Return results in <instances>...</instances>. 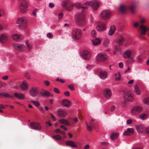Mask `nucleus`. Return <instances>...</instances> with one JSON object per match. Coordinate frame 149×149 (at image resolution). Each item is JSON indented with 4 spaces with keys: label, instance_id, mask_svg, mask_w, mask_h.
<instances>
[{
    "label": "nucleus",
    "instance_id": "obj_1",
    "mask_svg": "<svg viewBox=\"0 0 149 149\" xmlns=\"http://www.w3.org/2000/svg\"><path fill=\"white\" fill-rule=\"evenodd\" d=\"M75 20L77 25L79 26H82L85 23L84 15L83 13H78L75 16Z\"/></svg>",
    "mask_w": 149,
    "mask_h": 149
},
{
    "label": "nucleus",
    "instance_id": "obj_2",
    "mask_svg": "<svg viewBox=\"0 0 149 149\" xmlns=\"http://www.w3.org/2000/svg\"><path fill=\"white\" fill-rule=\"evenodd\" d=\"M82 36V31L79 29H74L72 31V37L74 40H79L81 37Z\"/></svg>",
    "mask_w": 149,
    "mask_h": 149
},
{
    "label": "nucleus",
    "instance_id": "obj_3",
    "mask_svg": "<svg viewBox=\"0 0 149 149\" xmlns=\"http://www.w3.org/2000/svg\"><path fill=\"white\" fill-rule=\"evenodd\" d=\"M17 23L19 24V26L21 29H25L27 26V21L25 17H21L17 19Z\"/></svg>",
    "mask_w": 149,
    "mask_h": 149
},
{
    "label": "nucleus",
    "instance_id": "obj_4",
    "mask_svg": "<svg viewBox=\"0 0 149 149\" xmlns=\"http://www.w3.org/2000/svg\"><path fill=\"white\" fill-rule=\"evenodd\" d=\"M20 3L19 9L22 13H25L27 10L28 5L26 0H18Z\"/></svg>",
    "mask_w": 149,
    "mask_h": 149
},
{
    "label": "nucleus",
    "instance_id": "obj_5",
    "mask_svg": "<svg viewBox=\"0 0 149 149\" xmlns=\"http://www.w3.org/2000/svg\"><path fill=\"white\" fill-rule=\"evenodd\" d=\"M62 6L63 8L68 11H71L73 8V5L68 0H65L62 3Z\"/></svg>",
    "mask_w": 149,
    "mask_h": 149
},
{
    "label": "nucleus",
    "instance_id": "obj_6",
    "mask_svg": "<svg viewBox=\"0 0 149 149\" xmlns=\"http://www.w3.org/2000/svg\"><path fill=\"white\" fill-rule=\"evenodd\" d=\"M146 20L144 19H142L140 20V23L142 24L139 26V29L141 30V34L142 35H145L147 30H149V28L146 27L144 25L142 24L146 22Z\"/></svg>",
    "mask_w": 149,
    "mask_h": 149
},
{
    "label": "nucleus",
    "instance_id": "obj_7",
    "mask_svg": "<svg viewBox=\"0 0 149 149\" xmlns=\"http://www.w3.org/2000/svg\"><path fill=\"white\" fill-rule=\"evenodd\" d=\"M111 13L108 10H104L100 14V17L103 19H107L111 17Z\"/></svg>",
    "mask_w": 149,
    "mask_h": 149
},
{
    "label": "nucleus",
    "instance_id": "obj_8",
    "mask_svg": "<svg viewBox=\"0 0 149 149\" xmlns=\"http://www.w3.org/2000/svg\"><path fill=\"white\" fill-rule=\"evenodd\" d=\"M143 109V108L140 106H135L131 110L132 113L134 115H137Z\"/></svg>",
    "mask_w": 149,
    "mask_h": 149
},
{
    "label": "nucleus",
    "instance_id": "obj_9",
    "mask_svg": "<svg viewBox=\"0 0 149 149\" xmlns=\"http://www.w3.org/2000/svg\"><path fill=\"white\" fill-rule=\"evenodd\" d=\"M107 56L105 54L100 53L96 56V59L97 61L102 62L106 60Z\"/></svg>",
    "mask_w": 149,
    "mask_h": 149
},
{
    "label": "nucleus",
    "instance_id": "obj_10",
    "mask_svg": "<svg viewBox=\"0 0 149 149\" xmlns=\"http://www.w3.org/2000/svg\"><path fill=\"white\" fill-rule=\"evenodd\" d=\"M14 48L18 51H23L25 49V46L22 44L16 43L13 44Z\"/></svg>",
    "mask_w": 149,
    "mask_h": 149
},
{
    "label": "nucleus",
    "instance_id": "obj_11",
    "mask_svg": "<svg viewBox=\"0 0 149 149\" xmlns=\"http://www.w3.org/2000/svg\"><path fill=\"white\" fill-rule=\"evenodd\" d=\"M30 127L32 129L39 130L41 129V126L38 123L33 122L31 123L30 124Z\"/></svg>",
    "mask_w": 149,
    "mask_h": 149
},
{
    "label": "nucleus",
    "instance_id": "obj_12",
    "mask_svg": "<svg viewBox=\"0 0 149 149\" xmlns=\"http://www.w3.org/2000/svg\"><path fill=\"white\" fill-rule=\"evenodd\" d=\"M123 97L125 100L128 102L132 101L134 99L133 96L130 94L126 92H124Z\"/></svg>",
    "mask_w": 149,
    "mask_h": 149
},
{
    "label": "nucleus",
    "instance_id": "obj_13",
    "mask_svg": "<svg viewBox=\"0 0 149 149\" xmlns=\"http://www.w3.org/2000/svg\"><path fill=\"white\" fill-rule=\"evenodd\" d=\"M96 28L98 31H102L106 29V26L105 23L101 22L98 23Z\"/></svg>",
    "mask_w": 149,
    "mask_h": 149
},
{
    "label": "nucleus",
    "instance_id": "obj_14",
    "mask_svg": "<svg viewBox=\"0 0 149 149\" xmlns=\"http://www.w3.org/2000/svg\"><path fill=\"white\" fill-rule=\"evenodd\" d=\"M103 94L105 98L109 99L110 98L111 95V91L109 88L105 89L103 90Z\"/></svg>",
    "mask_w": 149,
    "mask_h": 149
},
{
    "label": "nucleus",
    "instance_id": "obj_15",
    "mask_svg": "<svg viewBox=\"0 0 149 149\" xmlns=\"http://www.w3.org/2000/svg\"><path fill=\"white\" fill-rule=\"evenodd\" d=\"M91 6L92 7L93 9L95 10H97L99 7L100 4L98 2L95 0H93L90 1Z\"/></svg>",
    "mask_w": 149,
    "mask_h": 149
},
{
    "label": "nucleus",
    "instance_id": "obj_16",
    "mask_svg": "<svg viewBox=\"0 0 149 149\" xmlns=\"http://www.w3.org/2000/svg\"><path fill=\"white\" fill-rule=\"evenodd\" d=\"M8 40V36L6 33H3L0 35V42L2 44L6 43Z\"/></svg>",
    "mask_w": 149,
    "mask_h": 149
},
{
    "label": "nucleus",
    "instance_id": "obj_17",
    "mask_svg": "<svg viewBox=\"0 0 149 149\" xmlns=\"http://www.w3.org/2000/svg\"><path fill=\"white\" fill-rule=\"evenodd\" d=\"M81 56L86 60H88L91 56V54L88 51H84L81 54Z\"/></svg>",
    "mask_w": 149,
    "mask_h": 149
},
{
    "label": "nucleus",
    "instance_id": "obj_18",
    "mask_svg": "<svg viewBox=\"0 0 149 149\" xmlns=\"http://www.w3.org/2000/svg\"><path fill=\"white\" fill-rule=\"evenodd\" d=\"M136 129L138 133H142L144 132L145 126L143 124H139L136 126Z\"/></svg>",
    "mask_w": 149,
    "mask_h": 149
},
{
    "label": "nucleus",
    "instance_id": "obj_19",
    "mask_svg": "<svg viewBox=\"0 0 149 149\" xmlns=\"http://www.w3.org/2000/svg\"><path fill=\"white\" fill-rule=\"evenodd\" d=\"M65 143L67 146H70L74 148L78 147L75 142L73 141L67 140L66 141Z\"/></svg>",
    "mask_w": 149,
    "mask_h": 149
},
{
    "label": "nucleus",
    "instance_id": "obj_20",
    "mask_svg": "<svg viewBox=\"0 0 149 149\" xmlns=\"http://www.w3.org/2000/svg\"><path fill=\"white\" fill-rule=\"evenodd\" d=\"M28 84L27 82L24 80L20 86V88L22 90H26L28 88Z\"/></svg>",
    "mask_w": 149,
    "mask_h": 149
},
{
    "label": "nucleus",
    "instance_id": "obj_21",
    "mask_svg": "<svg viewBox=\"0 0 149 149\" xmlns=\"http://www.w3.org/2000/svg\"><path fill=\"white\" fill-rule=\"evenodd\" d=\"M30 95L32 97H35L37 95L38 93V90L37 88H32L30 90Z\"/></svg>",
    "mask_w": 149,
    "mask_h": 149
},
{
    "label": "nucleus",
    "instance_id": "obj_22",
    "mask_svg": "<svg viewBox=\"0 0 149 149\" xmlns=\"http://www.w3.org/2000/svg\"><path fill=\"white\" fill-rule=\"evenodd\" d=\"M132 52L131 50H127L125 51L123 54V56L125 59L129 58L131 57Z\"/></svg>",
    "mask_w": 149,
    "mask_h": 149
},
{
    "label": "nucleus",
    "instance_id": "obj_23",
    "mask_svg": "<svg viewBox=\"0 0 149 149\" xmlns=\"http://www.w3.org/2000/svg\"><path fill=\"white\" fill-rule=\"evenodd\" d=\"M134 130L133 128H128L124 132L123 134L125 136H129L134 133Z\"/></svg>",
    "mask_w": 149,
    "mask_h": 149
},
{
    "label": "nucleus",
    "instance_id": "obj_24",
    "mask_svg": "<svg viewBox=\"0 0 149 149\" xmlns=\"http://www.w3.org/2000/svg\"><path fill=\"white\" fill-rule=\"evenodd\" d=\"M40 94L41 96L46 97L51 95L49 92L46 91L44 89L42 90V91L40 92Z\"/></svg>",
    "mask_w": 149,
    "mask_h": 149
},
{
    "label": "nucleus",
    "instance_id": "obj_25",
    "mask_svg": "<svg viewBox=\"0 0 149 149\" xmlns=\"http://www.w3.org/2000/svg\"><path fill=\"white\" fill-rule=\"evenodd\" d=\"M58 115L61 118L65 116L67 114V112L64 110L60 109L58 111Z\"/></svg>",
    "mask_w": 149,
    "mask_h": 149
},
{
    "label": "nucleus",
    "instance_id": "obj_26",
    "mask_svg": "<svg viewBox=\"0 0 149 149\" xmlns=\"http://www.w3.org/2000/svg\"><path fill=\"white\" fill-rule=\"evenodd\" d=\"M12 38L15 40H18L22 39L23 37L22 36L14 34L12 36Z\"/></svg>",
    "mask_w": 149,
    "mask_h": 149
},
{
    "label": "nucleus",
    "instance_id": "obj_27",
    "mask_svg": "<svg viewBox=\"0 0 149 149\" xmlns=\"http://www.w3.org/2000/svg\"><path fill=\"white\" fill-rule=\"evenodd\" d=\"M99 75L101 79H104L107 76V72L106 71H101Z\"/></svg>",
    "mask_w": 149,
    "mask_h": 149
},
{
    "label": "nucleus",
    "instance_id": "obj_28",
    "mask_svg": "<svg viewBox=\"0 0 149 149\" xmlns=\"http://www.w3.org/2000/svg\"><path fill=\"white\" fill-rule=\"evenodd\" d=\"M14 95L17 98L19 99L22 100L24 98V95L22 93H15Z\"/></svg>",
    "mask_w": 149,
    "mask_h": 149
},
{
    "label": "nucleus",
    "instance_id": "obj_29",
    "mask_svg": "<svg viewBox=\"0 0 149 149\" xmlns=\"http://www.w3.org/2000/svg\"><path fill=\"white\" fill-rule=\"evenodd\" d=\"M119 11L123 13H126V6L123 5H121L119 8Z\"/></svg>",
    "mask_w": 149,
    "mask_h": 149
},
{
    "label": "nucleus",
    "instance_id": "obj_30",
    "mask_svg": "<svg viewBox=\"0 0 149 149\" xmlns=\"http://www.w3.org/2000/svg\"><path fill=\"white\" fill-rule=\"evenodd\" d=\"M62 104L63 105L66 107H69L71 104V102L70 101L66 100H63L62 102Z\"/></svg>",
    "mask_w": 149,
    "mask_h": 149
},
{
    "label": "nucleus",
    "instance_id": "obj_31",
    "mask_svg": "<svg viewBox=\"0 0 149 149\" xmlns=\"http://www.w3.org/2000/svg\"><path fill=\"white\" fill-rule=\"evenodd\" d=\"M116 30V27L114 26H112L110 27V30L108 32V35L112 36Z\"/></svg>",
    "mask_w": 149,
    "mask_h": 149
},
{
    "label": "nucleus",
    "instance_id": "obj_32",
    "mask_svg": "<svg viewBox=\"0 0 149 149\" xmlns=\"http://www.w3.org/2000/svg\"><path fill=\"white\" fill-rule=\"evenodd\" d=\"M125 41L124 38L122 36H120L118 38L117 42L119 45H122Z\"/></svg>",
    "mask_w": 149,
    "mask_h": 149
},
{
    "label": "nucleus",
    "instance_id": "obj_33",
    "mask_svg": "<svg viewBox=\"0 0 149 149\" xmlns=\"http://www.w3.org/2000/svg\"><path fill=\"white\" fill-rule=\"evenodd\" d=\"M139 117L140 119L144 120L147 118L148 116L145 113H142L139 115Z\"/></svg>",
    "mask_w": 149,
    "mask_h": 149
},
{
    "label": "nucleus",
    "instance_id": "obj_34",
    "mask_svg": "<svg viewBox=\"0 0 149 149\" xmlns=\"http://www.w3.org/2000/svg\"><path fill=\"white\" fill-rule=\"evenodd\" d=\"M59 122L61 124H65L67 125H70V123H68V120L65 119H61L59 120Z\"/></svg>",
    "mask_w": 149,
    "mask_h": 149
},
{
    "label": "nucleus",
    "instance_id": "obj_35",
    "mask_svg": "<svg viewBox=\"0 0 149 149\" xmlns=\"http://www.w3.org/2000/svg\"><path fill=\"white\" fill-rule=\"evenodd\" d=\"M92 41L93 45H98L101 42L100 40L98 38H96L95 40H92Z\"/></svg>",
    "mask_w": 149,
    "mask_h": 149
},
{
    "label": "nucleus",
    "instance_id": "obj_36",
    "mask_svg": "<svg viewBox=\"0 0 149 149\" xmlns=\"http://www.w3.org/2000/svg\"><path fill=\"white\" fill-rule=\"evenodd\" d=\"M134 91L136 95H139L140 94V91L137 84H136L134 86Z\"/></svg>",
    "mask_w": 149,
    "mask_h": 149
},
{
    "label": "nucleus",
    "instance_id": "obj_37",
    "mask_svg": "<svg viewBox=\"0 0 149 149\" xmlns=\"http://www.w3.org/2000/svg\"><path fill=\"white\" fill-rule=\"evenodd\" d=\"M89 6H91L90 2H86L84 3L81 6V7L83 9H86Z\"/></svg>",
    "mask_w": 149,
    "mask_h": 149
},
{
    "label": "nucleus",
    "instance_id": "obj_38",
    "mask_svg": "<svg viewBox=\"0 0 149 149\" xmlns=\"http://www.w3.org/2000/svg\"><path fill=\"white\" fill-rule=\"evenodd\" d=\"M26 44L27 50L28 51H30L32 48V47L29 43L28 40L26 41Z\"/></svg>",
    "mask_w": 149,
    "mask_h": 149
},
{
    "label": "nucleus",
    "instance_id": "obj_39",
    "mask_svg": "<svg viewBox=\"0 0 149 149\" xmlns=\"http://www.w3.org/2000/svg\"><path fill=\"white\" fill-rule=\"evenodd\" d=\"M118 136V134H117L113 133L111 134V138L112 140H113L116 139Z\"/></svg>",
    "mask_w": 149,
    "mask_h": 149
},
{
    "label": "nucleus",
    "instance_id": "obj_40",
    "mask_svg": "<svg viewBox=\"0 0 149 149\" xmlns=\"http://www.w3.org/2000/svg\"><path fill=\"white\" fill-rule=\"evenodd\" d=\"M115 80L116 81H119L120 80L121 75L120 73L118 72L115 74Z\"/></svg>",
    "mask_w": 149,
    "mask_h": 149
},
{
    "label": "nucleus",
    "instance_id": "obj_41",
    "mask_svg": "<svg viewBox=\"0 0 149 149\" xmlns=\"http://www.w3.org/2000/svg\"><path fill=\"white\" fill-rule=\"evenodd\" d=\"M52 137L54 139L58 141L61 140L62 139L61 136L59 135L56 136H53Z\"/></svg>",
    "mask_w": 149,
    "mask_h": 149
},
{
    "label": "nucleus",
    "instance_id": "obj_42",
    "mask_svg": "<svg viewBox=\"0 0 149 149\" xmlns=\"http://www.w3.org/2000/svg\"><path fill=\"white\" fill-rule=\"evenodd\" d=\"M137 61L138 63H140L142 61V56L141 55H138L137 57Z\"/></svg>",
    "mask_w": 149,
    "mask_h": 149
},
{
    "label": "nucleus",
    "instance_id": "obj_43",
    "mask_svg": "<svg viewBox=\"0 0 149 149\" xmlns=\"http://www.w3.org/2000/svg\"><path fill=\"white\" fill-rule=\"evenodd\" d=\"M31 102L34 104L37 107H38L40 105V103L38 101L32 100L31 101Z\"/></svg>",
    "mask_w": 149,
    "mask_h": 149
},
{
    "label": "nucleus",
    "instance_id": "obj_44",
    "mask_svg": "<svg viewBox=\"0 0 149 149\" xmlns=\"http://www.w3.org/2000/svg\"><path fill=\"white\" fill-rule=\"evenodd\" d=\"M91 36L93 38L96 37V31L95 30H93L91 31Z\"/></svg>",
    "mask_w": 149,
    "mask_h": 149
},
{
    "label": "nucleus",
    "instance_id": "obj_45",
    "mask_svg": "<svg viewBox=\"0 0 149 149\" xmlns=\"http://www.w3.org/2000/svg\"><path fill=\"white\" fill-rule=\"evenodd\" d=\"M86 126L87 128V130L89 132L93 130L92 126H89L88 123H86Z\"/></svg>",
    "mask_w": 149,
    "mask_h": 149
},
{
    "label": "nucleus",
    "instance_id": "obj_46",
    "mask_svg": "<svg viewBox=\"0 0 149 149\" xmlns=\"http://www.w3.org/2000/svg\"><path fill=\"white\" fill-rule=\"evenodd\" d=\"M127 101L125 100L122 101L120 103L121 106L123 107H126L127 106Z\"/></svg>",
    "mask_w": 149,
    "mask_h": 149
},
{
    "label": "nucleus",
    "instance_id": "obj_47",
    "mask_svg": "<svg viewBox=\"0 0 149 149\" xmlns=\"http://www.w3.org/2000/svg\"><path fill=\"white\" fill-rule=\"evenodd\" d=\"M130 11L132 14H133L134 13V7L133 6H131L129 8Z\"/></svg>",
    "mask_w": 149,
    "mask_h": 149
},
{
    "label": "nucleus",
    "instance_id": "obj_48",
    "mask_svg": "<svg viewBox=\"0 0 149 149\" xmlns=\"http://www.w3.org/2000/svg\"><path fill=\"white\" fill-rule=\"evenodd\" d=\"M110 42L109 40L107 39H106L104 42V45L106 46H107Z\"/></svg>",
    "mask_w": 149,
    "mask_h": 149
},
{
    "label": "nucleus",
    "instance_id": "obj_49",
    "mask_svg": "<svg viewBox=\"0 0 149 149\" xmlns=\"http://www.w3.org/2000/svg\"><path fill=\"white\" fill-rule=\"evenodd\" d=\"M25 77L28 79H31L30 75L28 72H26L24 74Z\"/></svg>",
    "mask_w": 149,
    "mask_h": 149
},
{
    "label": "nucleus",
    "instance_id": "obj_50",
    "mask_svg": "<svg viewBox=\"0 0 149 149\" xmlns=\"http://www.w3.org/2000/svg\"><path fill=\"white\" fill-rule=\"evenodd\" d=\"M144 102L147 104H149V97L146 98L143 100Z\"/></svg>",
    "mask_w": 149,
    "mask_h": 149
},
{
    "label": "nucleus",
    "instance_id": "obj_51",
    "mask_svg": "<svg viewBox=\"0 0 149 149\" xmlns=\"http://www.w3.org/2000/svg\"><path fill=\"white\" fill-rule=\"evenodd\" d=\"M129 58V59L128 61V62L129 63H132L134 62V60L133 58L131 57Z\"/></svg>",
    "mask_w": 149,
    "mask_h": 149
},
{
    "label": "nucleus",
    "instance_id": "obj_52",
    "mask_svg": "<svg viewBox=\"0 0 149 149\" xmlns=\"http://www.w3.org/2000/svg\"><path fill=\"white\" fill-rule=\"evenodd\" d=\"M120 45H116L115 46L114 48H115V49H116V50L117 51H120L121 50V49H120Z\"/></svg>",
    "mask_w": 149,
    "mask_h": 149
},
{
    "label": "nucleus",
    "instance_id": "obj_53",
    "mask_svg": "<svg viewBox=\"0 0 149 149\" xmlns=\"http://www.w3.org/2000/svg\"><path fill=\"white\" fill-rule=\"evenodd\" d=\"M37 11V9H34L32 12V15L36 17L37 16L36 13Z\"/></svg>",
    "mask_w": 149,
    "mask_h": 149
},
{
    "label": "nucleus",
    "instance_id": "obj_54",
    "mask_svg": "<svg viewBox=\"0 0 149 149\" xmlns=\"http://www.w3.org/2000/svg\"><path fill=\"white\" fill-rule=\"evenodd\" d=\"M44 83L47 86H49L50 84V82L48 80H44Z\"/></svg>",
    "mask_w": 149,
    "mask_h": 149
},
{
    "label": "nucleus",
    "instance_id": "obj_55",
    "mask_svg": "<svg viewBox=\"0 0 149 149\" xmlns=\"http://www.w3.org/2000/svg\"><path fill=\"white\" fill-rule=\"evenodd\" d=\"M47 36L48 38H53V36L51 33H49L47 34Z\"/></svg>",
    "mask_w": 149,
    "mask_h": 149
},
{
    "label": "nucleus",
    "instance_id": "obj_56",
    "mask_svg": "<svg viewBox=\"0 0 149 149\" xmlns=\"http://www.w3.org/2000/svg\"><path fill=\"white\" fill-rule=\"evenodd\" d=\"M54 92L57 93H59L60 92L59 91L58 89L57 88H55L54 89Z\"/></svg>",
    "mask_w": 149,
    "mask_h": 149
},
{
    "label": "nucleus",
    "instance_id": "obj_57",
    "mask_svg": "<svg viewBox=\"0 0 149 149\" xmlns=\"http://www.w3.org/2000/svg\"><path fill=\"white\" fill-rule=\"evenodd\" d=\"M145 132L147 134H149V126L146 127L145 128Z\"/></svg>",
    "mask_w": 149,
    "mask_h": 149
},
{
    "label": "nucleus",
    "instance_id": "obj_58",
    "mask_svg": "<svg viewBox=\"0 0 149 149\" xmlns=\"http://www.w3.org/2000/svg\"><path fill=\"white\" fill-rule=\"evenodd\" d=\"M133 120L131 119L128 120L127 121V123L128 125H130L132 123Z\"/></svg>",
    "mask_w": 149,
    "mask_h": 149
},
{
    "label": "nucleus",
    "instance_id": "obj_59",
    "mask_svg": "<svg viewBox=\"0 0 149 149\" xmlns=\"http://www.w3.org/2000/svg\"><path fill=\"white\" fill-rule=\"evenodd\" d=\"M69 88L71 90H73L74 89V86L72 84H70L68 86Z\"/></svg>",
    "mask_w": 149,
    "mask_h": 149
},
{
    "label": "nucleus",
    "instance_id": "obj_60",
    "mask_svg": "<svg viewBox=\"0 0 149 149\" xmlns=\"http://www.w3.org/2000/svg\"><path fill=\"white\" fill-rule=\"evenodd\" d=\"M133 26L135 28H137L139 26V23L138 22H135L133 24Z\"/></svg>",
    "mask_w": 149,
    "mask_h": 149
},
{
    "label": "nucleus",
    "instance_id": "obj_61",
    "mask_svg": "<svg viewBox=\"0 0 149 149\" xmlns=\"http://www.w3.org/2000/svg\"><path fill=\"white\" fill-rule=\"evenodd\" d=\"M56 81H60L62 83H63L65 81L62 79H59L58 78H57L56 79Z\"/></svg>",
    "mask_w": 149,
    "mask_h": 149
},
{
    "label": "nucleus",
    "instance_id": "obj_62",
    "mask_svg": "<svg viewBox=\"0 0 149 149\" xmlns=\"http://www.w3.org/2000/svg\"><path fill=\"white\" fill-rule=\"evenodd\" d=\"M115 108H116V107L115 106L113 105L111 106V109H110L111 111L112 112H113L114 111V110Z\"/></svg>",
    "mask_w": 149,
    "mask_h": 149
},
{
    "label": "nucleus",
    "instance_id": "obj_63",
    "mask_svg": "<svg viewBox=\"0 0 149 149\" xmlns=\"http://www.w3.org/2000/svg\"><path fill=\"white\" fill-rule=\"evenodd\" d=\"M39 109L40 111L42 113H44V112L45 111L43 107H40L39 108Z\"/></svg>",
    "mask_w": 149,
    "mask_h": 149
},
{
    "label": "nucleus",
    "instance_id": "obj_64",
    "mask_svg": "<svg viewBox=\"0 0 149 149\" xmlns=\"http://www.w3.org/2000/svg\"><path fill=\"white\" fill-rule=\"evenodd\" d=\"M46 124L49 126H51L52 125V123L49 121H47L45 123Z\"/></svg>",
    "mask_w": 149,
    "mask_h": 149
}]
</instances>
